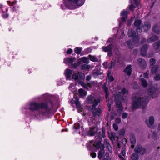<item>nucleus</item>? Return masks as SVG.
Segmentation results:
<instances>
[{
  "label": "nucleus",
  "mask_w": 160,
  "mask_h": 160,
  "mask_svg": "<svg viewBox=\"0 0 160 160\" xmlns=\"http://www.w3.org/2000/svg\"><path fill=\"white\" fill-rule=\"evenodd\" d=\"M80 127V124L78 123H75L73 126V129L75 130V131H78L79 132V128Z\"/></svg>",
  "instance_id": "obj_31"
},
{
  "label": "nucleus",
  "mask_w": 160,
  "mask_h": 160,
  "mask_svg": "<svg viewBox=\"0 0 160 160\" xmlns=\"http://www.w3.org/2000/svg\"><path fill=\"white\" fill-rule=\"evenodd\" d=\"M121 154L123 156H125L126 154V150L124 148H122V149Z\"/></svg>",
  "instance_id": "obj_53"
},
{
  "label": "nucleus",
  "mask_w": 160,
  "mask_h": 160,
  "mask_svg": "<svg viewBox=\"0 0 160 160\" xmlns=\"http://www.w3.org/2000/svg\"><path fill=\"white\" fill-rule=\"evenodd\" d=\"M100 145L99 142L91 141L87 143V147L89 150L95 151L99 149Z\"/></svg>",
  "instance_id": "obj_8"
},
{
  "label": "nucleus",
  "mask_w": 160,
  "mask_h": 160,
  "mask_svg": "<svg viewBox=\"0 0 160 160\" xmlns=\"http://www.w3.org/2000/svg\"><path fill=\"white\" fill-rule=\"evenodd\" d=\"M105 156V154L104 151H99L98 157L99 159H101L102 158L104 157Z\"/></svg>",
  "instance_id": "obj_30"
},
{
  "label": "nucleus",
  "mask_w": 160,
  "mask_h": 160,
  "mask_svg": "<svg viewBox=\"0 0 160 160\" xmlns=\"http://www.w3.org/2000/svg\"><path fill=\"white\" fill-rule=\"evenodd\" d=\"M155 79L156 80H160V74H157L155 76Z\"/></svg>",
  "instance_id": "obj_50"
},
{
  "label": "nucleus",
  "mask_w": 160,
  "mask_h": 160,
  "mask_svg": "<svg viewBox=\"0 0 160 160\" xmlns=\"http://www.w3.org/2000/svg\"><path fill=\"white\" fill-rule=\"evenodd\" d=\"M89 58L88 56L87 57H84L80 58L78 61H79L80 62V64L82 63V62L88 64L89 63Z\"/></svg>",
  "instance_id": "obj_20"
},
{
  "label": "nucleus",
  "mask_w": 160,
  "mask_h": 160,
  "mask_svg": "<svg viewBox=\"0 0 160 160\" xmlns=\"http://www.w3.org/2000/svg\"><path fill=\"white\" fill-rule=\"evenodd\" d=\"M124 32L123 31H121V36L120 37V38H119V39H121L124 36Z\"/></svg>",
  "instance_id": "obj_63"
},
{
  "label": "nucleus",
  "mask_w": 160,
  "mask_h": 160,
  "mask_svg": "<svg viewBox=\"0 0 160 160\" xmlns=\"http://www.w3.org/2000/svg\"><path fill=\"white\" fill-rule=\"evenodd\" d=\"M79 84L81 85L82 87L87 88V86L85 83H84V82L83 81H80L79 82Z\"/></svg>",
  "instance_id": "obj_44"
},
{
  "label": "nucleus",
  "mask_w": 160,
  "mask_h": 160,
  "mask_svg": "<svg viewBox=\"0 0 160 160\" xmlns=\"http://www.w3.org/2000/svg\"><path fill=\"white\" fill-rule=\"evenodd\" d=\"M120 88L121 87L119 86L117 87V91L115 92L114 98L117 107L120 111H122L123 108L122 102L124 100L123 96H125L126 94H127L128 93V90L124 88H122L121 91H119Z\"/></svg>",
  "instance_id": "obj_4"
},
{
  "label": "nucleus",
  "mask_w": 160,
  "mask_h": 160,
  "mask_svg": "<svg viewBox=\"0 0 160 160\" xmlns=\"http://www.w3.org/2000/svg\"><path fill=\"white\" fill-rule=\"evenodd\" d=\"M91 156L93 158H95L96 156V154L95 152H91L90 153Z\"/></svg>",
  "instance_id": "obj_57"
},
{
  "label": "nucleus",
  "mask_w": 160,
  "mask_h": 160,
  "mask_svg": "<svg viewBox=\"0 0 160 160\" xmlns=\"http://www.w3.org/2000/svg\"><path fill=\"white\" fill-rule=\"evenodd\" d=\"M131 67V65H128L127 66L125 69L124 70V72H126L128 76L130 75L131 74V72L132 71Z\"/></svg>",
  "instance_id": "obj_25"
},
{
  "label": "nucleus",
  "mask_w": 160,
  "mask_h": 160,
  "mask_svg": "<svg viewBox=\"0 0 160 160\" xmlns=\"http://www.w3.org/2000/svg\"><path fill=\"white\" fill-rule=\"evenodd\" d=\"M128 14V12L123 10L121 13V16L120 19L122 22H124L127 19V15Z\"/></svg>",
  "instance_id": "obj_15"
},
{
  "label": "nucleus",
  "mask_w": 160,
  "mask_h": 160,
  "mask_svg": "<svg viewBox=\"0 0 160 160\" xmlns=\"http://www.w3.org/2000/svg\"><path fill=\"white\" fill-rule=\"evenodd\" d=\"M140 80L141 82L142 86L143 87H146L147 86V82L144 79L140 78Z\"/></svg>",
  "instance_id": "obj_32"
},
{
  "label": "nucleus",
  "mask_w": 160,
  "mask_h": 160,
  "mask_svg": "<svg viewBox=\"0 0 160 160\" xmlns=\"http://www.w3.org/2000/svg\"><path fill=\"white\" fill-rule=\"evenodd\" d=\"M128 35L129 37L132 38V42L130 40L127 42V44L128 48L130 49H132L136 46V43H138L139 42L140 37L138 35H136V32L132 28L128 30Z\"/></svg>",
  "instance_id": "obj_6"
},
{
  "label": "nucleus",
  "mask_w": 160,
  "mask_h": 160,
  "mask_svg": "<svg viewBox=\"0 0 160 160\" xmlns=\"http://www.w3.org/2000/svg\"><path fill=\"white\" fill-rule=\"evenodd\" d=\"M78 75V73H73L72 75V78L74 79L75 81L78 80L79 79Z\"/></svg>",
  "instance_id": "obj_41"
},
{
  "label": "nucleus",
  "mask_w": 160,
  "mask_h": 160,
  "mask_svg": "<svg viewBox=\"0 0 160 160\" xmlns=\"http://www.w3.org/2000/svg\"><path fill=\"white\" fill-rule=\"evenodd\" d=\"M102 88L105 92V97L107 99L108 97L109 93L108 92V88L106 87V83H104L102 85Z\"/></svg>",
  "instance_id": "obj_28"
},
{
  "label": "nucleus",
  "mask_w": 160,
  "mask_h": 160,
  "mask_svg": "<svg viewBox=\"0 0 160 160\" xmlns=\"http://www.w3.org/2000/svg\"><path fill=\"white\" fill-rule=\"evenodd\" d=\"M87 101L88 104H92L88 108V110L92 112L93 116H100L101 112V109L99 106L97 108L100 101L99 98L94 94H91L87 97Z\"/></svg>",
  "instance_id": "obj_2"
},
{
  "label": "nucleus",
  "mask_w": 160,
  "mask_h": 160,
  "mask_svg": "<svg viewBox=\"0 0 160 160\" xmlns=\"http://www.w3.org/2000/svg\"><path fill=\"white\" fill-rule=\"evenodd\" d=\"M158 67L157 65L154 66L151 69V72L152 74L155 73L157 71Z\"/></svg>",
  "instance_id": "obj_35"
},
{
  "label": "nucleus",
  "mask_w": 160,
  "mask_h": 160,
  "mask_svg": "<svg viewBox=\"0 0 160 160\" xmlns=\"http://www.w3.org/2000/svg\"><path fill=\"white\" fill-rule=\"evenodd\" d=\"M69 89L72 92H74L76 90L75 86L73 83H71L69 87Z\"/></svg>",
  "instance_id": "obj_29"
},
{
  "label": "nucleus",
  "mask_w": 160,
  "mask_h": 160,
  "mask_svg": "<svg viewBox=\"0 0 160 160\" xmlns=\"http://www.w3.org/2000/svg\"><path fill=\"white\" fill-rule=\"evenodd\" d=\"M155 60L153 58H151L150 60V64L151 66L154 65L155 64Z\"/></svg>",
  "instance_id": "obj_47"
},
{
  "label": "nucleus",
  "mask_w": 160,
  "mask_h": 160,
  "mask_svg": "<svg viewBox=\"0 0 160 160\" xmlns=\"http://www.w3.org/2000/svg\"><path fill=\"white\" fill-rule=\"evenodd\" d=\"M133 19V18H132L131 19L128 20V23H127V26H128L131 24V23L132 22V19Z\"/></svg>",
  "instance_id": "obj_55"
},
{
  "label": "nucleus",
  "mask_w": 160,
  "mask_h": 160,
  "mask_svg": "<svg viewBox=\"0 0 160 160\" xmlns=\"http://www.w3.org/2000/svg\"><path fill=\"white\" fill-rule=\"evenodd\" d=\"M90 68V66L88 64H83L81 66V68L84 70L85 69H89Z\"/></svg>",
  "instance_id": "obj_39"
},
{
  "label": "nucleus",
  "mask_w": 160,
  "mask_h": 160,
  "mask_svg": "<svg viewBox=\"0 0 160 160\" xmlns=\"http://www.w3.org/2000/svg\"><path fill=\"white\" fill-rule=\"evenodd\" d=\"M96 83L95 81H91L90 82L88 83V84L90 87H92L94 86Z\"/></svg>",
  "instance_id": "obj_49"
},
{
  "label": "nucleus",
  "mask_w": 160,
  "mask_h": 160,
  "mask_svg": "<svg viewBox=\"0 0 160 160\" xmlns=\"http://www.w3.org/2000/svg\"><path fill=\"white\" fill-rule=\"evenodd\" d=\"M148 101V98L147 97H142L138 95L134 96L133 98V104L132 105V108L133 110L137 109L140 106L144 108Z\"/></svg>",
  "instance_id": "obj_5"
},
{
  "label": "nucleus",
  "mask_w": 160,
  "mask_h": 160,
  "mask_svg": "<svg viewBox=\"0 0 160 160\" xmlns=\"http://www.w3.org/2000/svg\"><path fill=\"white\" fill-rule=\"evenodd\" d=\"M115 122L117 123H119L121 122L120 119L118 118H117L116 119Z\"/></svg>",
  "instance_id": "obj_61"
},
{
  "label": "nucleus",
  "mask_w": 160,
  "mask_h": 160,
  "mask_svg": "<svg viewBox=\"0 0 160 160\" xmlns=\"http://www.w3.org/2000/svg\"><path fill=\"white\" fill-rule=\"evenodd\" d=\"M134 28L136 29V30L138 35L139 33H141L142 32L143 24L140 20L139 19H135L134 22Z\"/></svg>",
  "instance_id": "obj_9"
},
{
  "label": "nucleus",
  "mask_w": 160,
  "mask_h": 160,
  "mask_svg": "<svg viewBox=\"0 0 160 160\" xmlns=\"http://www.w3.org/2000/svg\"><path fill=\"white\" fill-rule=\"evenodd\" d=\"M151 24L149 22H146L144 23L143 28L145 32H147L151 28Z\"/></svg>",
  "instance_id": "obj_24"
},
{
  "label": "nucleus",
  "mask_w": 160,
  "mask_h": 160,
  "mask_svg": "<svg viewBox=\"0 0 160 160\" xmlns=\"http://www.w3.org/2000/svg\"><path fill=\"white\" fill-rule=\"evenodd\" d=\"M152 31L155 33L159 34L160 33V26L159 24H155L152 27Z\"/></svg>",
  "instance_id": "obj_18"
},
{
  "label": "nucleus",
  "mask_w": 160,
  "mask_h": 160,
  "mask_svg": "<svg viewBox=\"0 0 160 160\" xmlns=\"http://www.w3.org/2000/svg\"><path fill=\"white\" fill-rule=\"evenodd\" d=\"M72 73V71L69 69H67L64 72L66 80H71V76Z\"/></svg>",
  "instance_id": "obj_13"
},
{
  "label": "nucleus",
  "mask_w": 160,
  "mask_h": 160,
  "mask_svg": "<svg viewBox=\"0 0 160 160\" xmlns=\"http://www.w3.org/2000/svg\"><path fill=\"white\" fill-rule=\"evenodd\" d=\"M102 74V73L97 68L94 69L92 72V75L94 78H96L99 75Z\"/></svg>",
  "instance_id": "obj_22"
},
{
  "label": "nucleus",
  "mask_w": 160,
  "mask_h": 160,
  "mask_svg": "<svg viewBox=\"0 0 160 160\" xmlns=\"http://www.w3.org/2000/svg\"><path fill=\"white\" fill-rule=\"evenodd\" d=\"M8 16V14H5L3 15V17L4 18H7Z\"/></svg>",
  "instance_id": "obj_64"
},
{
  "label": "nucleus",
  "mask_w": 160,
  "mask_h": 160,
  "mask_svg": "<svg viewBox=\"0 0 160 160\" xmlns=\"http://www.w3.org/2000/svg\"><path fill=\"white\" fill-rule=\"evenodd\" d=\"M78 73L79 78L83 79L85 78V75L83 73L81 72H78Z\"/></svg>",
  "instance_id": "obj_42"
},
{
  "label": "nucleus",
  "mask_w": 160,
  "mask_h": 160,
  "mask_svg": "<svg viewBox=\"0 0 160 160\" xmlns=\"http://www.w3.org/2000/svg\"><path fill=\"white\" fill-rule=\"evenodd\" d=\"M157 91V90L156 88H152L148 90V92L150 95L152 96V97H154L157 96L156 94Z\"/></svg>",
  "instance_id": "obj_14"
},
{
  "label": "nucleus",
  "mask_w": 160,
  "mask_h": 160,
  "mask_svg": "<svg viewBox=\"0 0 160 160\" xmlns=\"http://www.w3.org/2000/svg\"><path fill=\"white\" fill-rule=\"evenodd\" d=\"M104 146L103 145H102L101 146L100 151H104Z\"/></svg>",
  "instance_id": "obj_62"
},
{
  "label": "nucleus",
  "mask_w": 160,
  "mask_h": 160,
  "mask_svg": "<svg viewBox=\"0 0 160 160\" xmlns=\"http://www.w3.org/2000/svg\"><path fill=\"white\" fill-rule=\"evenodd\" d=\"M113 47L112 44H110L107 46H103L102 48L103 51L105 52H110Z\"/></svg>",
  "instance_id": "obj_23"
},
{
  "label": "nucleus",
  "mask_w": 160,
  "mask_h": 160,
  "mask_svg": "<svg viewBox=\"0 0 160 160\" xmlns=\"http://www.w3.org/2000/svg\"><path fill=\"white\" fill-rule=\"evenodd\" d=\"M138 64L142 69H144L146 67L145 61L143 59L139 58L138 60Z\"/></svg>",
  "instance_id": "obj_16"
},
{
  "label": "nucleus",
  "mask_w": 160,
  "mask_h": 160,
  "mask_svg": "<svg viewBox=\"0 0 160 160\" xmlns=\"http://www.w3.org/2000/svg\"><path fill=\"white\" fill-rule=\"evenodd\" d=\"M54 97L48 93L42 94L37 98L39 102L31 103V110L36 111L35 116L38 118L48 116L50 114L54 106L53 102L51 100Z\"/></svg>",
  "instance_id": "obj_1"
},
{
  "label": "nucleus",
  "mask_w": 160,
  "mask_h": 160,
  "mask_svg": "<svg viewBox=\"0 0 160 160\" xmlns=\"http://www.w3.org/2000/svg\"><path fill=\"white\" fill-rule=\"evenodd\" d=\"M24 109H26L27 110H29L30 109V105L29 103L27 104L24 108Z\"/></svg>",
  "instance_id": "obj_52"
},
{
  "label": "nucleus",
  "mask_w": 160,
  "mask_h": 160,
  "mask_svg": "<svg viewBox=\"0 0 160 160\" xmlns=\"http://www.w3.org/2000/svg\"><path fill=\"white\" fill-rule=\"evenodd\" d=\"M148 48V45L144 44L143 45L141 48V54L143 56H145L146 54Z\"/></svg>",
  "instance_id": "obj_21"
},
{
  "label": "nucleus",
  "mask_w": 160,
  "mask_h": 160,
  "mask_svg": "<svg viewBox=\"0 0 160 160\" xmlns=\"http://www.w3.org/2000/svg\"><path fill=\"white\" fill-rule=\"evenodd\" d=\"M154 122V119L153 116H151L149 117V119L146 120V122L147 125L149 128H153V124Z\"/></svg>",
  "instance_id": "obj_12"
},
{
  "label": "nucleus",
  "mask_w": 160,
  "mask_h": 160,
  "mask_svg": "<svg viewBox=\"0 0 160 160\" xmlns=\"http://www.w3.org/2000/svg\"><path fill=\"white\" fill-rule=\"evenodd\" d=\"M107 145V148L108 149V150L110 152H112V148L110 145V144L108 142H107L106 143Z\"/></svg>",
  "instance_id": "obj_48"
},
{
  "label": "nucleus",
  "mask_w": 160,
  "mask_h": 160,
  "mask_svg": "<svg viewBox=\"0 0 160 160\" xmlns=\"http://www.w3.org/2000/svg\"><path fill=\"white\" fill-rule=\"evenodd\" d=\"M109 80L110 82H112L114 80V78L112 75H111V72H109L107 75Z\"/></svg>",
  "instance_id": "obj_40"
},
{
  "label": "nucleus",
  "mask_w": 160,
  "mask_h": 160,
  "mask_svg": "<svg viewBox=\"0 0 160 160\" xmlns=\"http://www.w3.org/2000/svg\"><path fill=\"white\" fill-rule=\"evenodd\" d=\"M84 2L85 0H63L60 7L62 10H74L82 5Z\"/></svg>",
  "instance_id": "obj_3"
},
{
  "label": "nucleus",
  "mask_w": 160,
  "mask_h": 160,
  "mask_svg": "<svg viewBox=\"0 0 160 160\" xmlns=\"http://www.w3.org/2000/svg\"><path fill=\"white\" fill-rule=\"evenodd\" d=\"M133 1H134V3L138 7H139L140 4L139 0H129L130 3H131V4L129 6V10L132 11H134L135 8H136V7L134 5L132 4Z\"/></svg>",
  "instance_id": "obj_10"
},
{
  "label": "nucleus",
  "mask_w": 160,
  "mask_h": 160,
  "mask_svg": "<svg viewBox=\"0 0 160 160\" xmlns=\"http://www.w3.org/2000/svg\"><path fill=\"white\" fill-rule=\"evenodd\" d=\"M72 50L71 48H69L67 51V53L68 54H71L72 52Z\"/></svg>",
  "instance_id": "obj_54"
},
{
  "label": "nucleus",
  "mask_w": 160,
  "mask_h": 160,
  "mask_svg": "<svg viewBox=\"0 0 160 160\" xmlns=\"http://www.w3.org/2000/svg\"><path fill=\"white\" fill-rule=\"evenodd\" d=\"M75 58H66L64 59V62L66 64H68L70 68H74L79 65L80 63L78 61L75 62Z\"/></svg>",
  "instance_id": "obj_7"
},
{
  "label": "nucleus",
  "mask_w": 160,
  "mask_h": 160,
  "mask_svg": "<svg viewBox=\"0 0 160 160\" xmlns=\"http://www.w3.org/2000/svg\"><path fill=\"white\" fill-rule=\"evenodd\" d=\"M131 158L133 160H138L139 159L138 155L136 154L133 153L131 156Z\"/></svg>",
  "instance_id": "obj_36"
},
{
  "label": "nucleus",
  "mask_w": 160,
  "mask_h": 160,
  "mask_svg": "<svg viewBox=\"0 0 160 160\" xmlns=\"http://www.w3.org/2000/svg\"><path fill=\"white\" fill-rule=\"evenodd\" d=\"M115 64V61H113L111 62L110 64V66H109V68L110 69H112L114 68V66Z\"/></svg>",
  "instance_id": "obj_45"
},
{
  "label": "nucleus",
  "mask_w": 160,
  "mask_h": 160,
  "mask_svg": "<svg viewBox=\"0 0 160 160\" xmlns=\"http://www.w3.org/2000/svg\"><path fill=\"white\" fill-rule=\"evenodd\" d=\"M148 74L147 72L143 74V77L145 78H148Z\"/></svg>",
  "instance_id": "obj_60"
},
{
  "label": "nucleus",
  "mask_w": 160,
  "mask_h": 160,
  "mask_svg": "<svg viewBox=\"0 0 160 160\" xmlns=\"http://www.w3.org/2000/svg\"><path fill=\"white\" fill-rule=\"evenodd\" d=\"M76 101H75V103L78 108H80L81 107V104L80 102L78 101V98L76 97L75 98Z\"/></svg>",
  "instance_id": "obj_43"
},
{
  "label": "nucleus",
  "mask_w": 160,
  "mask_h": 160,
  "mask_svg": "<svg viewBox=\"0 0 160 160\" xmlns=\"http://www.w3.org/2000/svg\"><path fill=\"white\" fill-rule=\"evenodd\" d=\"M8 2L9 4L10 5H13L14 4L16 3V1L14 2H11L10 1Z\"/></svg>",
  "instance_id": "obj_59"
},
{
  "label": "nucleus",
  "mask_w": 160,
  "mask_h": 160,
  "mask_svg": "<svg viewBox=\"0 0 160 160\" xmlns=\"http://www.w3.org/2000/svg\"><path fill=\"white\" fill-rule=\"evenodd\" d=\"M130 141L132 144L131 148H133L134 147V144L136 143V140L135 137L133 135H132L130 137Z\"/></svg>",
  "instance_id": "obj_26"
},
{
  "label": "nucleus",
  "mask_w": 160,
  "mask_h": 160,
  "mask_svg": "<svg viewBox=\"0 0 160 160\" xmlns=\"http://www.w3.org/2000/svg\"><path fill=\"white\" fill-rule=\"evenodd\" d=\"M125 133V130L122 129L120 130L118 132V134L120 135H123Z\"/></svg>",
  "instance_id": "obj_46"
},
{
  "label": "nucleus",
  "mask_w": 160,
  "mask_h": 160,
  "mask_svg": "<svg viewBox=\"0 0 160 160\" xmlns=\"http://www.w3.org/2000/svg\"><path fill=\"white\" fill-rule=\"evenodd\" d=\"M91 75H88L86 77V80L87 81H90L91 80Z\"/></svg>",
  "instance_id": "obj_56"
},
{
  "label": "nucleus",
  "mask_w": 160,
  "mask_h": 160,
  "mask_svg": "<svg viewBox=\"0 0 160 160\" xmlns=\"http://www.w3.org/2000/svg\"><path fill=\"white\" fill-rule=\"evenodd\" d=\"M159 37L157 35L153 36L152 37L149 38L147 40V42L148 43H151L158 40Z\"/></svg>",
  "instance_id": "obj_19"
},
{
  "label": "nucleus",
  "mask_w": 160,
  "mask_h": 160,
  "mask_svg": "<svg viewBox=\"0 0 160 160\" xmlns=\"http://www.w3.org/2000/svg\"><path fill=\"white\" fill-rule=\"evenodd\" d=\"M113 127L115 130L117 131L118 130V126L117 124L115 123H113Z\"/></svg>",
  "instance_id": "obj_51"
},
{
  "label": "nucleus",
  "mask_w": 160,
  "mask_h": 160,
  "mask_svg": "<svg viewBox=\"0 0 160 160\" xmlns=\"http://www.w3.org/2000/svg\"><path fill=\"white\" fill-rule=\"evenodd\" d=\"M81 48L79 47L76 48L74 49V52L78 54H80L81 52Z\"/></svg>",
  "instance_id": "obj_37"
},
{
  "label": "nucleus",
  "mask_w": 160,
  "mask_h": 160,
  "mask_svg": "<svg viewBox=\"0 0 160 160\" xmlns=\"http://www.w3.org/2000/svg\"><path fill=\"white\" fill-rule=\"evenodd\" d=\"M88 58L92 62H96L98 61V59L95 56H92L89 55H88Z\"/></svg>",
  "instance_id": "obj_33"
},
{
  "label": "nucleus",
  "mask_w": 160,
  "mask_h": 160,
  "mask_svg": "<svg viewBox=\"0 0 160 160\" xmlns=\"http://www.w3.org/2000/svg\"><path fill=\"white\" fill-rule=\"evenodd\" d=\"M78 91L79 96L82 98L84 97L87 95L86 92L82 88L79 89Z\"/></svg>",
  "instance_id": "obj_27"
},
{
  "label": "nucleus",
  "mask_w": 160,
  "mask_h": 160,
  "mask_svg": "<svg viewBox=\"0 0 160 160\" xmlns=\"http://www.w3.org/2000/svg\"><path fill=\"white\" fill-rule=\"evenodd\" d=\"M97 130V128L96 127L90 128V130L87 132V134L88 135L94 136Z\"/></svg>",
  "instance_id": "obj_17"
},
{
  "label": "nucleus",
  "mask_w": 160,
  "mask_h": 160,
  "mask_svg": "<svg viewBox=\"0 0 160 160\" xmlns=\"http://www.w3.org/2000/svg\"><path fill=\"white\" fill-rule=\"evenodd\" d=\"M153 46L154 49H158L160 46V40H159L155 42L153 44Z\"/></svg>",
  "instance_id": "obj_34"
},
{
  "label": "nucleus",
  "mask_w": 160,
  "mask_h": 160,
  "mask_svg": "<svg viewBox=\"0 0 160 160\" xmlns=\"http://www.w3.org/2000/svg\"><path fill=\"white\" fill-rule=\"evenodd\" d=\"M134 152L138 154H143L145 152V150L140 145H138L134 149Z\"/></svg>",
  "instance_id": "obj_11"
},
{
  "label": "nucleus",
  "mask_w": 160,
  "mask_h": 160,
  "mask_svg": "<svg viewBox=\"0 0 160 160\" xmlns=\"http://www.w3.org/2000/svg\"><path fill=\"white\" fill-rule=\"evenodd\" d=\"M127 114L126 113L124 112L123 113L122 116V118L123 119H125L127 118Z\"/></svg>",
  "instance_id": "obj_58"
},
{
  "label": "nucleus",
  "mask_w": 160,
  "mask_h": 160,
  "mask_svg": "<svg viewBox=\"0 0 160 160\" xmlns=\"http://www.w3.org/2000/svg\"><path fill=\"white\" fill-rule=\"evenodd\" d=\"M65 83V81L62 80V79H60L59 80L57 81V85L58 86H60L64 84Z\"/></svg>",
  "instance_id": "obj_38"
}]
</instances>
